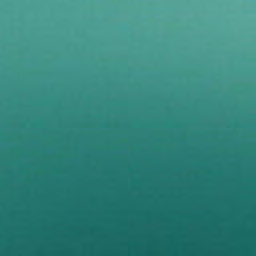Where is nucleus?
Returning <instances> with one entry per match:
<instances>
[{
	"label": "nucleus",
	"mask_w": 256,
	"mask_h": 256,
	"mask_svg": "<svg viewBox=\"0 0 256 256\" xmlns=\"http://www.w3.org/2000/svg\"><path fill=\"white\" fill-rule=\"evenodd\" d=\"M256 64V63H234V62H230V63H210V62H200L197 63L193 60V64Z\"/></svg>",
	"instance_id": "1"
},
{
	"label": "nucleus",
	"mask_w": 256,
	"mask_h": 256,
	"mask_svg": "<svg viewBox=\"0 0 256 256\" xmlns=\"http://www.w3.org/2000/svg\"><path fill=\"white\" fill-rule=\"evenodd\" d=\"M192 174H194V172H192Z\"/></svg>",
	"instance_id": "2"
},
{
	"label": "nucleus",
	"mask_w": 256,
	"mask_h": 256,
	"mask_svg": "<svg viewBox=\"0 0 256 256\" xmlns=\"http://www.w3.org/2000/svg\"><path fill=\"white\" fill-rule=\"evenodd\" d=\"M192 220H193V221L194 220V218L192 219Z\"/></svg>",
	"instance_id": "3"
}]
</instances>
